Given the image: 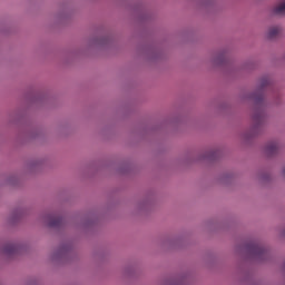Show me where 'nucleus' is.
<instances>
[{"label": "nucleus", "instance_id": "obj_1", "mask_svg": "<svg viewBox=\"0 0 285 285\" xmlns=\"http://www.w3.org/2000/svg\"><path fill=\"white\" fill-rule=\"evenodd\" d=\"M281 32V27H271L267 31L269 39L275 38Z\"/></svg>", "mask_w": 285, "mask_h": 285}, {"label": "nucleus", "instance_id": "obj_2", "mask_svg": "<svg viewBox=\"0 0 285 285\" xmlns=\"http://www.w3.org/2000/svg\"><path fill=\"white\" fill-rule=\"evenodd\" d=\"M276 14H285V0L281 1L277 7H275Z\"/></svg>", "mask_w": 285, "mask_h": 285}, {"label": "nucleus", "instance_id": "obj_3", "mask_svg": "<svg viewBox=\"0 0 285 285\" xmlns=\"http://www.w3.org/2000/svg\"><path fill=\"white\" fill-rule=\"evenodd\" d=\"M283 175L285 176V168H284V170H283Z\"/></svg>", "mask_w": 285, "mask_h": 285}]
</instances>
